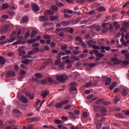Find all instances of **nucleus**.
<instances>
[{"mask_svg": "<svg viewBox=\"0 0 129 129\" xmlns=\"http://www.w3.org/2000/svg\"><path fill=\"white\" fill-rule=\"evenodd\" d=\"M85 39H87L86 42L87 44L89 45V47H93L94 49H97V50H100V47L99 46H96L95 45L92 44V39L90 38V35H86L85 36Z\"/></svg>", "mask_w": 129, "mask_h": 129, "instance_id": "1", "label": "nucleus"}, {"mask_svg": "<svg viewBox=\"0 0 129 129\" xmlns=\"http://www.w3.org/2000/svg\"><path fill=\"white\" fill-rule=\"evenodd\" d=\"M94 117L95 118V124L96 125V127L97 129H99L101 128V126H102V124L101 123H99V122L97 121H102V118L99 116V114H96Z\"/></svg>", "mask_w": 129, "mask_h": 129, "instance_id": "2", "label": "nucleus"}, {"mask_svg": "<svg viewBox=\"0 0 129 129\" xmlns=\"http://www.w3.org/2000/svg\"><path fill=\"white\" fill-rule=\"evenodd\" d=\"M68 79V76L66 75H58L56 77V80L61 83H64Z\"/></svg>", "mask_w": 129, "mask_h": 129, "instance_id": "3", "label": "nucleus"}, {"mask_svg": "<svg viewBox=\"0 0 129 129\" xmlns=\"http://www.w3.org/2000/svg\"><path fill=\"white\" fill-rule=\"evenodd\" d=\"M29 58H32V56L30 55L22 56L21 58L22 63H23V64H29V63H31V62H32V60L29 59Z\"/></svg>", "mask_w": 129, "mask_h": 129, "instance_id": "4", "label": "nucleus"}, {"mask_svg": "<svg viewBox=\"0 0 129 129\" xmlns=\"http://www.w3.org/2000/svg\"><path fill=\"white\" fill-rule=\"evenodd\" d=\"M68 102H69L68 100H64L59 103H57L55 104V107H56V108H61V107H62L64 104H67Z\"/></svg>", "mask_w": 129, "mask_h": 129, "instance_id": "5", "label": "nucleus"}, {"mask_svg": "<svg viewBox=\"0 0 129 129\" xmlns=\"http://www.w3.org/2000/svg\"><path fill=\"white\" fill-rule=\"evenodd\" d=\"M18 98H19V99H20L22 103H28V99H27V98L24 96H21V94H18Z\"/></svg>", "mask_w": 129, "mask_h": 129, "instance_id": "6", "label": "nucleus"}, {"mask_svg": "<svg viewBox=\"0 0 129 129\" xmlns=\"http://www.w3.org/2000/svg\"><path fill=\"white\" fill-rule=\"evenodd\" d=\"M95 52V55L97 57V58H100V59H101L103 57H104V55L102 53H100L98 52L97 50V49H94Z\"/></svg>", "mask_w": 129, "mask_h": 129, "instance_id": "7", "label": "nucleus"}, {"mask_svg": "<svg viewBox=\"0 0 129 129\" xmlns=\"http://www.w3.org/2000/svg\"><path fill=\"white\" fill-rule=\"evenodd\" d=\"M19 56H24V55H26V51L24 50V47H21L19 48Z\"/></svg>", "mask_w": 129, "mask_h": 129, "instance_id": "8", "label": "nucleus"}, {"mask_svg": "<svg viewBox=\"0 0 129 129\" xmlns=\"http://www.w3.org/2000/svg\"><path fill=\"white\" fill-rule=\"evenodd\" d=\"M111 61L114 62L115 65H117L120 64V62H122V60L120 59H117L116 57H113L111 58Z\"/></svg>", "mask_w": 129, "mask_h": 129, "instance_id": "9", "label": "nucleus"}, {"mask_svg": "<svg viewBox=\"0 0 129 129\" xmlns=\"http://www.w3.org/2000/svg\"><path fill=\"white\" fill-rule=\"evenodd\" d=\"M31 7L34 12H39L40 10V8L38 7V6H37V5H36V4L35 3L32 4Z\"/></svg>", "mask_w": 129, "mask_h": 129, "instance_id": "10", "label": "nucleus"}, {"mask_svg": "<svg viewBox=\"0 0 129 129\" xmlns=\"http://www.w3.org/2000/svg\"><path fill=\"white\" fill-rule=\"evenodd\" d=\"M16 75V72L14 71H8L6 74L7 77H14Z\"/></svg>", "mask_w": 129, "mask_h": 129, "instance_id": "11", "label": "nucleus"}, {"mask_svg": "<svg viewBox=\"0 0 129 129\" xmlns=\"http://www.w3.org/2000/svg\"><path fill=\"white\" fill-rule=\"evenodd\" d=\"M22 41H23V36H20L18 38L17 41L13 43L14 46H16V45H19L22 43Z\"/></svg>", "mask_w": 129, "mask_h": 129, "instance_id": "12", "label": "nucleus"}, {"mask_svg": "<svg viewBox=\"0 0 129 129\" xmlns=\"http://www.w3.org/2000/svg\"><path fill=\"white\" fill-rule=\"evenodd\" d=\"M121 53L123 55H124L125 57H126L127 58H129L128 50L123 49V50H121Z\"/></svg>", "mask_w": 129, "mask_h": 129, "instance_id": "13", "label": "nucleus"}, {"mask_svg": "<svg viewBox=\"0 0 129 129\" xmlns=\"http://www.w3.org/2000/svg\"><path fill=\"white\" fill-rule=\"evenodd\" d=\"M0 64L1 66H4L6 64V58L0 56Z\"/></svg>", "mask_w": 129, "mask_h": 129, "instance_id": "14", "label": "nucleus"}, {"mask_svg": "<svg viewBox=\"0 0 129 129\" xmlns=\"http://www.w3.org/2000/svg\"><path fill=\"white\" fill-rule=\"evenodd\" d=\"M93 28H94V29L97 31H100L101 30V26L97 24H95L93 25Z\"/></svg>", "mask_w": 129, "mask_h": 129, "instance_id": "15", "label": "nucleus"}, {"mask_svg": "<svg viewBox=\"0 0 129 129\" xmlns=\"http://www.w3.org/2000/svg\"><path fill=\"white\" fill-rule=\"evenodd\" d=\"M124 59H125V60L123 61L122 62V65H128V64H129V57H125Z\"/></svg>", "mask_w": 129, "mask_h": 129, "instance_id": "16", "label": "nucleus"}, {"mask_svg": "<svg viewBox=\"0 0 129 129\" xmlns=\"http://www.w3.org/2000/svg\"><path fill=\"white\" fill-rule=\"evenodd\" d=\"M40 21H42V22H46V21H48L49 18L46 16H42L39 17Z\"/></svg>", "mask_w": 129, "mask_h": 129, "instance_id": "17", "label": "nucleus"}, {"mask_svg": "<svg viewBox=\"0 0 129 129\" xmlns=\"http://www.w3.org/2000/svg\"><path fill=\"white\" fill-rule=\"evenodd\" d=\"M48 93L49 91H43L41 93V96L43 97V98H45Z\"/></svg>", "mask_w": 129, "mask_h": 129, "instance_id": "18", "label": "nucleus"}, {"mask_svg": "<svg viewBox=\"0 0 129 129\" xmlns=\"http://www.w3.org/2000/svg\"><path fill=\"white\" fill-rule=\"evenodd\" d=\"M110 82H111V79L110 78H107L105 79V85L107 86L110 84Z\"/></svg>", "mask_w": 129, "mask_h": 129, "instance_id": "19", "label": "nucleus"}, {"mask_svg": "<svg viewBox=\"0 0 129 129\" xmlns=\"http://www.w3.org/2000/svg\"><path fill=\"white\" fill-rule=\"evenodd\" d=\"M97 11L98 12H105L106 9L104 7H100L97 8Z\"/></svg>", "mask_w": 129, "mask_h": 129, "instance_id": "20", "label": "nucleus"}, {"mask_svg": "<svg viewBox=\"0 0 129 129\" xmlns=\"http://www.w3.org/2000/svg\"><path fill=\"white\" fill-rule=\"evenodd\" d=\"M38 34V32L36 30H33L31 32V34L30 35L31 38H34V37H35L36 35Z\"/></svg>", "mask_w": 129, "mask_h": 129, "instance_id": "21", "label": "nucleus"}, {"mask_svg": "<svg viewBox=\"0 0 129 129\" xmlns=\"http://www.w3.org/2000/svg\"><path fill=\"white\" fill-rule=\"evenodd\" d=\"M47 14L49 15H54V12L53 10H47L45 12L44 15L46 16V15H47Z\"/></svg>", "mask_w": 129, "mask_h": 129, "instance_id": "22", "label": "nucleus"}, {"mask_svg": "<svg viewBox=\"0 0 129 129\" xmlns=\"http://www.w3.org/2000/svg\"><path fill=\"white\" fill-rule=\"evenodd\" d=\"M116 86V82L113 83L112 84H111V85H110V86L109 87L110 90H113V89Z\"/></svg>", "mask_w": 129, "mask_h": 129, "instance_id": "23", "label": "nucleus"}, {"mask_svg": "<svg viewBox=\"0 0 129 129\" xmlns=\"http://www.w3.org/2000/svg\"><path fill=\"white\" fill-rule=\"evenodd\" d=\"M128 92H129L128 89H124L122 92L123 96H126V95H127V93Z\"/></svg>", "mask_w": 129, "mask_h": 129, "instance_id": "24", "label": "nucleus"}, {"mask_svg": "<svg viewBox=\"0 0 129 129\" xmlns=\"http://www.w3.org/2000/svg\"><path fill=\"white\" fill-rule=\"evenodd\" d=\"M114 26L115 27V29H119V28H120V24L117 22H115L114 23Z\"/></svg>", "mask_w": 129, "mask_h": 129, "instance_id": "25", "label": "nucleus"}, {"mask_svg": "<svg viewBox=\"0 0 129 129\" xmlns=\"http://www.w3.org/2000/svg\"><path fill=\"white\" fill-rule=\"evenodd\" d=\"M58 16H50V21H56V20H58Z\"/></svg>", "mask_w": 129, "mask_h": 129, "instance_id": "26", "label": "nucleus"}, {"mask_svg": "<svg viewBox=\"0 0 129 129\" xmlns=\"http://www.w3.org/2000/svg\"><path fill=\"white\" fill-rule=\"evenodd\" d=\"M71 59L74 60L75 61H79V60H80L79 57H78L75 55L71 56Z\"/></svg>", "mask_w": 129, "mask_h": 129, "instance_id": "27", "label": "nucleus"}, {"mask_svg": "<svg viewBox=\"0 0 129 129\" xmlns=\"http://www.w3.org/2000/svg\"><path fill=\"white\" fill-rule=\"evenodd\" d=\"M69 114L70 117H72V118H76V115L74 114V113L72 112H69Z\"/></svg>", "mask_w": 129, "mask_h": 129, "instance_id": "28", "label": "nucleus"}, {"mask_svg": "<svg viewBox=\"0 0 129 129\" xmlns=\"http://www.w3.org/2000/svg\"><path fill=\"white\" fill-rule=\"evenodd\" d=\"M61 25L63 27H67V26L69 25V22H68V21H63L61 23Z\"/></svg>", "mask_w": 129, "mask_h": 129, "instance_id": "29", "label": "nucleus"}, {"mask_svg": "<svg viewBox=\"0 0 129 129\" xmlns=\"http://www.w3.org/2000/svg\"><path fill=\"white\" fill-rule=\"evenodd\" d=\"M28 21L29 18L28 17L25 16L22 18V22H23V23H28Z\"/></svg>", "mask_w": 129, "mask_h": 129, "instance_id": "30", "label": "nucleus"}, {"mask_svg": "<svg viewBox=\"0 0 129 129\" xmlns=\"http://www.w3.org/2000/svg\"><path fill=\"white\" fill-rule=\"evenodd\" d=\"M15 122V120H10V121H9V122L7 123V124H9V125H14Z\"/></svg>", "mask_w": 129, "mask_h": 129, "instance_id": "31", "label": "nucleus"}, {"mask_svg": "<svg viewBox=\"0 0 129 129\" xmlns=\"http://www.w3.org/2000/svg\"><path fill=\"white\" fill-rule=\"evenodd\" d=\"M67 48H68V47L67 46V45H66V44L62 45L61 47V49L62 51H66V50H67Z\"/></svg>", "mask_w": 129, "mask_h": 129, "instance_id": "32", "label": "nucleus"}, {"mask_svg": "<svg viewBox=\"0 0 129 129\" xmlns=\"http://www.w3.org/2000/svg\"><path fill=\"white\" fill-rule=\"evenodd\" d=\"M105 46H101V47H100V49H101L100 50V52L101 53H104L105 52Z\"/></svg>", "mask_w": 129, "mask_h": 129, "instance_id": "33", "label": "nucleus"}, {"mask_svg": "<svg viewBox=\"0 0 129 129\" xmlns=\"http://www.w3.org/2000/svg\"><path fill=\"white\" fill-rule=\"evenodd\" d=\"M115 116L117 117H119L120 118H122V117H123V115H122V114H121V113H116Z\"/></svg>", "mask_w": 129, "mask_h": 129, "instance_id": "34", "label": "nucleus"}, {"mask_svg": "<svg viewBox=\"0 0 129 129\" xmlns=\"http://www.w3.org/2000/svg\"><path fill=\"white\" fill-rule=\"evenodd\" d=\"M8 8H9V4H3L2 6L3 10H6V9H8Z\"/></svg>", "mask_w": 129, "mask_h": 129, "instance_id": "35", "label": "nucleus"}, {"mask_svg": "<svg viewBox=\"0 0 129 129\" xmlns=\"http://www.w3.org/2000/svg\"><path fill=\"white\" fill-rule=\"evenodd\" d=\"M35 42L34 39H31L28 40L27 43L28 44H33V43H35Z\"/></svg>", "mask_w": 129, "mask_h": 129, "instance_id": "36", "label": "nucleus"}, {"mask_svg": "<svg viewBox=\"0 0 129 129\" xmlns=\"http://www.w3.org/2000/svg\"><path fill=\"white\" fill-rule=\"evenodd\" d=\"M123 26H125L126 28H129V22L124 21L123 23Z\"/></svg>", "mask_w": 129, "mask_h": 129, "instance_id": "37", "label": "nucleus"}, {"mask_svg": "<svg viewBox=\"0 0 129 129\" xmlns=\"http://www.w3.org/2000/svg\"><path fill=\"white\" fill-rule=\"evenodd\" d=\"M56 5L58 7H64V5L61 2H56Z\"/></svg>", "mask_w": 129, "mask_h": 129, "instance_id": "38", "label": "nucleus"}, {"mask_svg": "<svg viewBox=\"0 0 129 129\" xmlns=\"http://www.w3.org/2000/svg\"><path fill=\"white\" fill-rule=\"evenodd\" d=\"M51 36L48 35H44L43 36V39H45V40H48L49 39H51Z\"/></svg>", "mask_w": 129, "mask_h": 129, "instance_id": "39", "label": "nucleus"}, {"mask_svg": "<svg viewBox=\"0 0 129 129\" xmlns=\"http://www.w3.org/2000/svg\"><path fill=\"white\" fill-rule=\"evenodd\" d=\"M123 8H129V1L126 2L123 6Z\"/></svg>", "mask_w": 129, "mask_h": 129, "instance_id": "40", "label": "nucleus"}, {"mask_svg": "<svg viewBox=\"0 0 129 129\" xmlns=\"http://www.w3.org/2000/svg\"><path fill=\"white\" fill-rule=\"evenodd\" d=\"M108 31V27H106L105 28H103L102 30V33H107V31Z\"/></svg>", "mask_w": 129, "mask_h": 129, "instance_id": "41", "label": "nucleus"}, {"mask_svg": "<svg viewBox=\"0 0 129 129\" xmlns=\"http://www.w3.org/2000/svg\"><path fill=\"white\" fill-rule=\"evenodd\" d=\"M3 31H4V32H7L8 31V30H9V26L8 25H5L3 29Z\"/></svg>", "mask_w": 129, "mask_h": 129, "instance_id": "42", "label": "nucleus"}, {"mask_svg": "<svg viewBox=\"0 0 129 129\" xmlns=\"http://www.w3.org/2000/svg\"><path fill=\"white\" fill-rule=\"evenodd\" d=\"M59 69H64L65 68V64L63 63L59 64Z\"/></svg>", "mask_w": 129, "mask_h": 129, "instance_id": "43", "label": "nucleus"}, {"mask_svg": "<svg viewBox=\"0 0 129 129\" xmlns=\"http://www.w3.org/2000/svg\"><path fill=\"white\" fill-rule=\"evenodd\" d=\"M89 67L90 68H92V67H95V66H96V63H90L88 64Z\"/></svg>", "mask_w": 129, "mask_h": 129, "instance_id": "44", "label": "nucleus"}, {"mask_svg": "<svg viewBox=\"0 0 129 129\" xmlns=\"http://www.w3.org/2000/svg\"><path fill=\"white\" fill-rule=\"evenodd\" d=\"M82 115L83 116V117H87V116H88V114L86 112H83Z\"/></svg>", "mask_w": 129, "mask_h": 129, "instance_id": "45", "label": "nucleus"}, {"mask_svg": "<svg viewBox=\"0 0 129 129\" xmlns=\"http://www.w3.org/2000/svg\"><path fill=\"white\" fill-rule=\"evenodd\" d=\"M101 112H106V109L104 107H102L100 108Z\"/></svg>", "mask_w": 129, "mask_h": 129, "instance_id": "46", "label": "nucleus"}, {"mask_svg": "<svg viewBox=\"0 0 129 129\" xmlns=\"http://www.w3.org/2000/svg\"><path fill=\"white\" fill-rule=\"evenodd\" d=\"M92 86V83H91V82H89L88 83L86 84V85H85L86 87H91Z\"/></svg>", "mask_w": 129, "mask_h": 129, "instance_id": "47", "label": "nucleus"}, {"mask_svg": "<svg viewBox=\"0 0 129 129\" xmlns=\"http://www.w3.org/2000/svg\"><path fill=\"white\" fill-rule=\"evenodd\" d=\"M41 102V100L39 99H38L37 101H36V103L34 104L35 107H37L38 105H39V104Z\"/></svg>", "mask_w": 129, "mask_h": 129, "instance_id": "48", "label": "nucleus"}, {"mask_svg": "<svg viewBox=\"0 0 129 129\" xmlns=\"http://www.w3.org/2000/svg\"><path fill=\"white\" fill-rule=\"evenodd\" d=\"M15 40H16V37H13L12 38H11L9 40V43H13V42H14V41H15Z\"/></svg>", "mask_w": 129, "mask_h": 129, "instance_id": "49", "label": "nucleus"}, {"mask_svg": "<svg viewBox=\"0 0 129 129\" xmlns=\"http://www.w3.org/2000/svg\"><path fill=\"white\" fill-rule=\"evenodd\" d=\"M119 100H120V98L118 97L117 96H116L115 98V103H117L118 101H119Z\"/></svg>", "mask_w": 129, "mask_h": 129, "instance_id": "50", "label": "nucleus"}, {"mask_svg": "<svg viewBox=\"0 0 129 129\" xmlns=\"http://www.w3.org/2000/svg\"><path fill=\"white\" fill-rule=\"evenodd\" d=\"M39 40H41V36H38L35 38H34L35 42H38Z\"/></svg>", "mask_w": 129, "mask_h": 129, "instance_id": "51", "label": "nucleus"}, {"mask_svg": "<svg viewBox=\"0 0 129 129\" xmlns=\"http://www.w3.org/2000/svg\"><path fill=\"white\" fill-rule=\"evenodd\" d=\"M61 63V60L60 59H57L56 61H55L54 64L55 65H59Z\"/></svg>", "mask_w": 129, "mask_h": 129, "instance_id": "52", "label": "nucleus"}, {"mask_svg": "<svg viewBox=\"0 0 129 129\" xmlns=\"http://www.w3.org/2000/svg\"><path fill=\"white\" fill-rule=\"evenodd\" d=\"M32 47H39V46H40V43H33L32 44Z\"/></svg>", "mask_w": 129, "mask_h": 129, "instance_id": "53", "label": "nucleus"}, {"mask_svg": "<svg viewBox=\"0 0 129 129\" xmlns=\"http://www.w3.org/2000/svg\"><path fill=\"white\" fill-rule=\"evenodd\" d=\"M39 51H40V49L38 47H35L34 48H33V51L34 53H37V52H39Z\"/></svg>", "mask_w": 129, "mask_h": 129, "instance_id": "54", "label": "nucleus"}, {"mask_svg": "<svg viewBox=\"0 0 129 129\" xmlns=\"http://www.w3.org/2000/svg\"><path fill=\"white\" fill-rule=\"evenodd\" d=\"M70 108H71V105H67L64 107V109L65 110H67L68 109H69Z\"/></svg>", "mask_w": 129, "mask_h": 129, "instance_id": "55", "label": "nucleus"}, {"mask_svg": "<svg viewBox=\"0 0 129 129\" xmlns=\"http://www.w3.org/2000/svg\"><path fill=\"white\" fill-rule=\"evenodd\" d=\"M29 37H30V32L27 31L25 34L24 38H29Z\"/></svg>", "mask_w": 129, "mask_h": 129, "instance_id": "56", "label": "nucleus"}, {"mask_svg": "<svg viewBox=\"0 0 129 129\" xmlns=\"http://www.w3.org/2000/svg\"><path fill=\"white\" fill-rule=\"evenodd\" d=\"M76 41H79L80 43L82 42V39H81V37L78 36L76 38Z\"/></svg>", "mask_w": 129, "mask_h": 129, "instance_id": "57", "label": "nucleus"}, {"mask_svg": "<svg viewBox=\"0 0 129 129\" xmlns=\"http://www.w3.org/2000/svg\"><path fill=\"white\" fill-rule=\"evenodd\" d=\"M54 122L56 124H59V123H61V120L59 119H56V120H54Z\"/></svg>", "mask_w": 129, "mask_h": 129, "instance_id": "58", "label": "nucleus"}, {"mask_svg": "<svg viewBox=\"0 0 129 129\" xmlns=\"http://www.w3.org/2000/svg\"><path fill=\"white\" fill-rule=\"evenodd\" d=\"M47 81L49 83H53V79L50 77L47 78Z\"/></svg>", "mask_w": 129, "mask_h": 129, "instance_id": "59", "label": "nucleus"}, {"mask_svg": "<svg viewBox=\"0 0 129 129\" xmlns=\"http://www.w3.org/2000/svg\"><path fill=\"white\" fill-rule=\"evenodd\" d=\"M77 3H78V4H84V2H85V0H76Z\"/></svg>", "mask_w": 129, "mask_h": 129, "instance_id": "60", "label": "nucleus"}, {"mask_svg": "<svg viewBox=\"0 0 129 129\" xmlns=\"http://www.w3.org/2000/svg\"><path fill=\"white\" fill-rule=\"evenodd\" d=\"M35 76L37 78H41V77H42V74H36Z\"/></svg>", "mask_w": 129, "mask_h": 129, "instance_id": "61", "label": "nucleus"}, {"mask_svg": "<svg viewBox=\"0 0 129 129\" xmlns=\"http://www.w3.org/2000/svg\"><path fill=\"white\" fill-rule=\"evenodd\" d=\"M73 54H74V55H78V54H80V51L78 50H75L73 51Z\"/></svg>", "mask_w": 129, "mask_h": 129, "instance_id": "62", "label": "nucleus"}, {"mask_svg": "<svg viewBox=\"0 0 129 129\" xmlns=\"http://www.w3.org/2000/svg\"><path fill=\"white\" fill-rule=\"evenodd\" d=\"M41 84H47V80H42L41 81Z\"/></svg>", "mask_w": 129, "mask_h": 129, "instance_id": "63", "label": "nucleus"}, {"mask_svg": "<svg viewBox=\"0 0 129 129\" xmlns=\"http://www.w3.org/2000/svg\"><path fill=\"white\" fill-rule=\"evenodd\" d=\"M71 129H79V127L77 126L72 125L71 126Z\"/></svg>", "mask_w": 129, "mask_h": 129, "instance_id": "64", "label": "nucleus"}]
</instances>
